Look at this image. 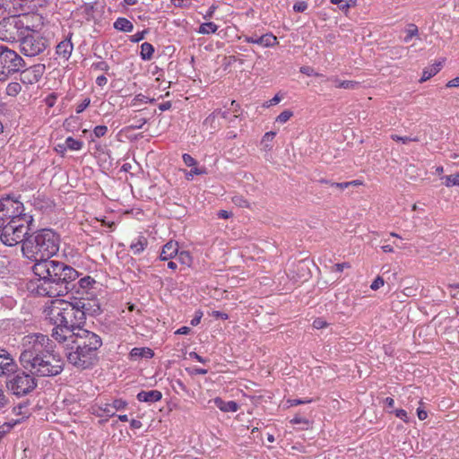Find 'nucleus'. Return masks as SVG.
<instances>
[{"mask_svg":"<svg viewBox=\"0 0 459 459\" xmlns=\"http://www.w3.org/2000/svg\"><path fill=\"white\" fill-rule=\"evenodd\" d=\"M90 103V98H85L80 104L76 106V113L80 114L84 111L89 107Z\"/></svg>","mask_w":459,"mask_h":459,"instance_id":"nucleus-48","label":"nucleus"},{"mask_svg":"<svg viewBox=\"0 0 459 459\" xmlns=\"http://www.w3.org/2000/svg\"><path fill=\"white\" fill-rule=\"evenodd\" d=\"M83 310L74 302L60 301L50 312V320L55 327L51 336L59 343L65 342L78 329H83L85 318Z\"/></svg>","mask_w":459,"mask_h":459,"instance_id":"nucleus-5","label":"nucleus"},{"mask_svg":"<svg viewBox=\"0 0 459 459\" xmlns=\"http://www.w3.org/2000/svg\"><path fill=\"white\" fill-rule=\"evenodd\" d=\"M392 139L394 141L402 142L404 144H406V143H408L410 142L417 140L416 138H411V137H409V136H399V135H396V134L392 135Z\"/></svg>","mask_w":459,"mask_h":459,"instance_id":"nucleus-52","label":"nucleus"},{"mask_svg":"<svg viewBox=\"0 0 459 459\" xmlns=\"http://www.w3.org/2000/svg\"><path fill=\"white\" fill-rule=\"evenodd\" d=\"M394 415L403 420L405 423L409 422V417L407 415V411L403 409H396L393 411Z\"/></svg>","mask_w":459,"mask_h":459,"instance_id":"nucleus-44","label":"nucleus"},{"mask_svg":"<svg viewBox=\"0 0 459 459\" xmlns=\"http://www.w3.org/2000/svg\"><path fill=\"white\" fill-rule=\"evenodd\" d=\"M442 63H435L431 67L423 70L422 76L420 80V82H426L434 75H436L441 69Z\"/></svg>","mask_w":459,"mask_h":459,"instance_id":"nucleus-22","label":"nucleus"},{"mask_svg":"<svg viewBox=\"0 0 459 459\" xmlns=\"http://www.w3.org/2000/svg\"><path fill=\"white\" fill-rule=\"evenodd\" d=\"M327 81H331L334 82V85L336 88H342V89H355L359 85V82L355 81H342L338 79L337 77H331L327 78Z\"/></svg>","mask_w":459,"mask_h":459,"instance_id":"nucleus-24","label":"nucleus"},{"mask_svg":"<svg viewBox=\"0 0 459 459\" xmlns=\"http://www.w3.org/2000/svg\"><path fill=\"white\" fill-rule=\"evenodd\" d=\"M148 240L143 236H139L135 241H133L130 245V249L134 255H140L147 247Z\"/></svg>","mask_w":459,"mask_h":459,"instance_id":"nucleus-20","label":"nucleus"},{"mask_svg":"<svg viewBox=\"0 0 459 459\" xmlns=\"http://www.w3.org/2000/svg\"><path fill=\"white\" fill-rule=\"evenodd\" d=\"M60 267L63 268V262L50 260V258L35 262L32 271L37 278L29 283L28 288L30 292L38 296L52 298L54 290L50 286L53 285V273L59 271Z\"/></svg>","mask_w":459,"mask_h":459,"instance_id":"nucleus-6","label":"nucleus"},{"mask_svg":"<svg viewBox=\"0 0 459 459\" xmlns=\"http://www.w3.org/2000/svg\"><path fill=\"white\" fill-rule=\"evenodd\" d=\"M189 357H190L191 359H196L197 361H199V362H201V363H204V364H205V363H207V362L209 361V359H208L203 358L202 356H200L199 354H197V353H196V352H195V351H191V352L189 353Z\"/></svg>","mask_w":459,"mask_h":459,"instance_id":"nucleus-57","label":"nucleus"},{"mask_svg":"<svg viewBox=\"0 0 459 459\" xmlns=\"http://www.w3.org/2000/svg\"><path fill=\"white\" fill-rule=\"evenodd\" d=\"M217 30H218V26L214 22H204L200 25V27L198 29V33L211 34V33H215L217 31Z\"/></svg>","mask_w":459,"mask_h":459,"instance_id":"nucleus-26","label":"nucleus"},{"mask_svg":"<svg viewBox=\"0 0 459 459\" xmlns=\"http://www.w3.org/2000/svg\"><path fill=\"white\" fill-rule=\"evenodd\" d=\"M212 316L215 317V318H221L222 320H226L229 318V316L228 314L224 313V312H221V311H212Z\"/></svg>","mask_w":459,"mask_h":459,"instance_id":"nucleus-62","label":"nucleus"},{"mask_svg":"<svg viewBox=\"0 0 459 459\" xmlns=\"http://www.w3.org/2000/svg\"><path fill=\"white\" fill-rule=\"evenodd\" d=\"M154 356V351L148 347L133 348L129 353V358L132 360H137L139 359H152Z\"/></svg>","mask_w":459,"mask_h":459,"instance_id":"nucleus-19","label":"nucleus"},{"mask_svg":"<svg viewBox=\"0 0 459 459\" xmlns=\"http://www.w3.org/2000/svg\"><path fill=\"white\" fill-rule=\"evenodd\" d=\"M385 283L384 279L381 276H377L370 285L371 290H377L382 287Z\"/></svg>","mask_w":459,"mask_h":459,"instance_id":"nucleus-50","label":"nucleus"},{"mask_svg":"<svg viewBox=\"0 0 459 459\" xmlns=\"http://www.w3.org/2000/svg\"><path fill=\"white\" fill-rule=\"evenodd\" d=\"M45 69V65H33L31 66L30 69H26V70H22L21 71V75H25L26 74L30 73V71H32L34 74H42V72L44 71Z\"/></svg>","mask_w":459,"mask_h":459,"instance_id":"nucleus-38","label":"nucleus"},{"mask_svg":"<svg viewBox=\"0 0 459 459\" xmlns=\"http://www.w3.org/2000/svg\"><path fill=\"white\" fill-rule=\"evenodd\" d=\"M72 36L73 33L70 32L68 36L64 40L60 41L56 48V54L65 61H67L70 58L74 49V45L71 40Z\"/></svg>","mask_w":459,"mask_h":459,"instance_id":"nucleus-13","label":"nucleus"},{"mask_svg":"<svg viewBox=\"0 0 459 459\" xmlns=\"http://www.w3.org/2000/svg\"><path fill=\"white\" fill-rule=\"evenodd\" d=\"M446 87H459V76L448 81V82L446 83Z\"/></svg>","mask_w":459,"mask_h":459,"instance_id":"nucleus-64","label":"nucleus"},{"mask_svg":"<svg viewBox=\"0 0 459 459\" xmlns=\"http://www.w3.org/2000/svg\"><path fill=\"white\" fill-rule=\"evenodd\" d=\"M69 339L72 345L66 358L70 364L82 370L97 365L99 351L103 343L99 334L87 329H78Z\"/></svg>","mask_w":459,"mask_h":459,"instance_id":"nucleus-4","label":"nucleus"},{"mask_svg":"<svg viewBox=\"0 0 459 459\" xmlns=\"http://www.w3.org/2000/svg\"><path fill=\"white\" fill-rule=\"evenodd\" d=\"M230 110L233 113H238L241 110L240 105L236 100H232Z\"/></svg>","mask_w":459,"mask_h":459,"instance_id":"nucleus-63","label":"nucleus"},{"mask_svg":"<svg viewBox=\"0 0 459 459\" xmlns=\"http://www.w3.org/2000/svg\"><path fill=\"white\" fill-rule=\"evenodd\" d=\"M311 402H312L311 399H309V400H301V399H290V400H288V403L290 404V406H297V405H299V404L309 403Z\"/></svg>","mask_w":459,"mask_h":459,"instance_id":"nucleus-54","label":"nucleus"},{"mask_svg":"<svg viewBox=\"0 0 459 459\" xmlns=\"http://www.w3.org/2000/svg\"><path fill=\"white\" fill-rule=\"evenodd\" d=\"M114 28L117 30L124 32H131L134 29L133 23L124 17H119L113 24Z\"/></svg>","mask_w":459,"mask_h":459,"instance_id":"nucleus-21","label":"nucleus"},{"mask_svg":"<svg viewBox=\"0 0 459 459\" xmlns=\"http://www.w3.org/2000/svg\"><path fill=\"white\" fill-rule=\"evenodd\" d=\"M218 113V114H221V116L223 117V118H226L228 119L229 118V115H230V112L229 111H221V110H217V111H214L212 114H211L209 117H206V119L204 120V123L207 124V123H212L213 120H214V117H215V114Z\"/></svg>","mask_w":459,"mask_h":459,"instance_id":"nucleus-40","label":"nucleus"},{"mask_svg":"<svg viewBox=\"0 0 459 459\" xmlns=\"http://www.w3.org/2000/svg\"><path fill=\"white\" fill-rule=\"evenodd\" d=\"M246 41L252 44H257L264 48L273 47L278 44L277 38L272 33H266L260 37L254 35L247 37Z\"/></svg>","mask_w":459,"mask_h":459,"instance_id":"nucleus-14","label":"nucleus"},{"mask_svg":"<svg viewBox=\"0 0 459 459\" xmlns=\"http://www.w3.org/2000/svg\"><path fill=\"white\" fill-rule=\"evenodd\" d=\"M8 402V398L4 394L3 385L0 384V410L5 407Z\"/></svg>","mask_w":459,"mask_h":459,"instance_id":"nucleus-51","label":"nucleus"},{"mask_svg":"<svg viewBox=\"0 0 459 459\" xmlns=\"http://www.w3.org/2000/svg\"><path fill=\"white\" fill-rule=\"evenodd\" d=\"M290 422L292 424H306V425H308L309 424V421L308 420L305 419V418H302V417H299V416H295L291 420Z\"/></svg>","mask_w":459,"mask_h":459,"instance_id":"nucleus-59","label":"nucleus"},{"mask_svg":"<svg viewBox=\"0 0 459 459\" xmlns=\"http://www.w3.org/2000/svg\"><path fill=\"white\" fill-rule=\"evenodd\" d=\"M293 116L292 111L290 110H283L276 117V122L281 124L286 123L291 117Z\"/></svg>","mask_w":459,"mask_h":459,"instance_id":"nucleus-37","label":"nucleus"},{"mask_svg":"<svg viewBox=\"0 0 459 459\" xmlns=\"http://www.w3.org/2000/svg\"><path fill=\"white\" fill-rule=\"evenodd\" d=\"M418 34V28L414 24H411L409 30H407V35L404 38V41L408 42L411 39L412 37Z\"/></svg>","mask_w":459,"mask_h":459,"instance_id":"nucleus-43","label":"nucleus"},{"mask_svg":"<svg viewBox=\"0 0 459 459\" xmlns=\"http://www.w3.org/2000/svg\"><path fill=\"white\" fill-rule=\"evenodd\" d=\"M146 33V30L138 31L135 34H134L131 38L132 42H140L144 39V35Z\"/></svg>","mask_w":459,"mask_h":459,"instance_id":"nucleus-56","label":"nucleus"},{"mask_svg":"<svg viewBox=\"0 0 459 459\" xmlns=\"http://www.w3.org/2000/svg\"><path fill=\"white\" fill-rule=\"evenodd\" d=\"M0 224L4 226L0 240L7 247L19 244L25 233V228L33 226L34 216L25 212L20 194L9 193L0 195Z\"/></svg>","mask_w":459,"mask_h":459,"instance_id":"nucleus-2","label":"nucleus"},{"mask_svg":"<svg viewBox=\"0 0 459 459\" xmlns=\"http://www.w3.org/2000/svg\"><path fill=\"white\" fill-rule=\"evenodd\" d=\"M182 159L187 167H195L197 164L196 160L188 153H184Z\"/></svg>","mask_w":459,"mask_h":459,"instance_id":"nucleus-42","label":"nucleus"},{"mask_svg":"<svg viewBox=\"0 0 459 459\" xmlns=\"http://www.w3.org/2000/svg\"><path fill=\"white\" fill-rule=\"evenodd\" d=\"M136 398L139 402L152 403L160 401L162 394L159 390L141 391Z\"/></svg>","mask_w":459,"mask_h":459,"instance_id":"nucleus-16","label":"nucleus"},{"mask_svg":"<svg viewBox=\"0 0 459 459\" xmlns=\"http://www.w3.org/2000/svg\"><path fill=\"white\" fill-rule=\"evenodd\" d=\"M6 381L7 389L15 396L22 397L31 393L38 385L35 375H32L22 367L12 373Z\"/></svg>","mask_w":459,"mask_h":459,"instance_id":"nucleus-8","label":"nucleus"},{"mask_svg":"<svg viewBox=\"0 0 459 459\" xmlns=\"http://www.w3.org/2000/svg\"><path fill=\"white\" fill-rule=\"evenodd\" d=\"M43 201V199L40 198V195H38L37 197L36 196H33V199H32V205L35 206L37 209H42L43 208V205L41 204V202Z\"/></svg>","mask_w":459,"mask_h":459,"instance_id":"nucleus-60","label":"nucleus"},{"mask_svg":"<svg viewBox=\"0 0 459 459\" xmlns=\"http://www.w3.org/2000/svg\"><path fill=\"white\" fill-rule=\"evenodd\" d=\"M33 226L25 228V233L19 244H22V255L33 262L51 258L59 251L61 238L53 229L34 230Z\"/></svg>","mask_w":459,"mask_h":459,"instance_id":"nucleus-3","label":"nucleus"},{"mask_svg":"<svg viewBox=\"0 0 459 459\" xmlns=\"http://www.w3.org/2000/svg\"><path fill=\"white\" fill-rule=\"evenodd\" d=\"M91 68L93 70L101 71V72H104L106 74H108L109 69H110L108 64L107 62H105V61H99V62L93 63L91 65Z\"/></svg>","mask_w":459,"mask_h":459,"instance_id":"nucleus-34","label":"nucleus"},{"mask_svg":"<svg viewBox=\"0 0 459 459\" xmlns=\"http://www.w3.org/2000/svg\"><path fill=\"white\" fill-rule=\"evenodd\" d=\"M170 384L173 391L178 394L181 393L188 394L189 392L188 388L180 379H173L171 380Z\"/></svg>","mask_w":459,"mask_h":459,"instance_id":"nucleus-27","label":"nucleus"},{"mask_svg":"<svg viewBox=\"0 0 459 459\" xmlns=\"http://www.w3.org/2000/svg\"><path fill=\"white\" fill-rule=\"evenodd\" d=\"M178 258L180 262L184 264H189L192 261V257L190 254L186 251H182L178 255Z\"/></svg>","mask_w":459,"mask_h":459,"instance_id":"nucleus-47","label":"nucleus"},{"mask_svg":"<svg viewBox=\"0 0 459 459\" xmlns=\"http://www.w3.org/2000/svg\"><path fill=\"white\" fill-rule=\"evenodd\" d=\"M232 202L239 207H249V203L241 195H236L232 198Z\"/></svg>","mask_w":459,"mask_h":459,"instance_id":"nucleus-41","label":"nucleus"},{"mask_svg":"<svg viewBox=\"0 0 459 459\" xmlns=\"http://www.w3.org/2000/svg\"><path fill=\"white\" fill-rule=\"evenodd\" d=\"M30 23L20 39V50L26 56H36L48 46V39Z\"/></svg>","mask_w":459,"mask_h":459,"instance_id":"nucleus-10","label":"nucleus"},{"mask_svg":"<svg viewBox=\"0 0 459 459\" xmlns=\"http://www.w3.org/2000/svg\"><path fill=\"white\" fill-rule=\"evenodd\" d=\"M17 363L13 356L4 349L0 347V376L10 377L17 370Z\"/></svg>","mask_w":459,"mask_h":459,"instance_id":"nucleus-12","label":"nucleus"},{"mask_svg":"<svg viewBox=\"0 0 459 459\" xmlns=\"http://www.w3.org/2000/svg\"><path fill=\"white\" fill-rule=\"evenodd\" d=\"M213 403L217 408L223 412H235L239 409V405L235 401H224L221 397H215Z\"/></svg>","mask_w":459,"mask_h":459,"instance_id":"nucleus-18","label":"nucleus"},{"mask_svg":"<svg viewBox=\"0 0 459 459\" xmlns=\"http://www.w3.org/2000/svg\"><path fill=\"white\" fill-rule=\"evenodd\" d=\"M154 53V47L149 42H143L141 45V58L144 61L151 60Z\"/></svg>","mask_w":459,"mask_h":459,"instance_id":"nucleus-25","label":"nucleus"},{"mask_svg":"<svg viewBox=\"0 0 459 459\" xmlns=\"http://www.w3.org/2000/svg\"><path fill=\"white\" fill-rule=\"evenodd\" d=\"M65 144L67 149L72 151H79L83 146V143L81 140L74 139L71 136L65 139Z\"/></svg>","mask_w":459,"mask_h":459,"instance_id":"nucleus-29","label":"nucleus"},{"mask_svg":"<svg viewBox=\"0 0 459 459\" xmlns=\"http://www.w3.org/2000/svg\"><path fill=\"white\" fill-rule=\"evenodd\" d=\"M148 103V97L140 93L134 96V98L131 101V106H136L138 103Z\"/></svg>","mask_w":459,"mask_h":459,"instance_id":"nucleus-46","label":"nucleus"},{"mask_svg":"<svg viewBox=\"0 0 459 459\" xmlns=\"http://www.w3.org/2000/svg\"><path fill=\"white\" fill-rule=\"evenodd\" d=\"M108 79L105 75H100L96 78V84L100 87H103L107 84Z\"/></svg>","mask_w":459,"mask_h":459,"instance_id":"nucleus-61","label":"nucleus"},{"mask_svg":"<svg viewBox=\"0 0 459 459\" xmlns=\"http://www.w3.org/2000/svg\"><path fill=\"white\" fill-rule=\"evenodd\" d=\"M133 123L127 126L129 130L141 129L146 123L147 119L143 117H138L136 115L131 117Z\"/></svg>","mask_w":459,"mask_h":459,"instance_id":"nucleus-31","label":"nucleus"},{"mask_svg":"<svg viewBox=\"0 0 459 459\" xmlns=\"http://www.w3.org/2000/svg\"><path fill=\"white\" fill-rule=\"evenodd\" d=\"M25 66L22 57L8 47L0 45V81L5 82Z\"/></svg>","mask_w":459,"mask_h":459,"instance_id":"nucleus-9","label":"nucleus"},{"mask_svg":"<svg viewBox=\"0 0 459 459\" xmlns=\"http://www.w3.org/2000/svg\"><path fill=\"white\" fill-rule=\"evenodd\" d=\"M299 72L303 74H306L307 76H316V77H322L323 74L319 73H316L314 68L308 65H303L299 68Z\"/></svg>","mask_w":459,"mask_h":459,"instance_id":"nucleus-35","label":"nucleus"},{"mask_svg":"<svg viewBox=\"0 0 459 459\" xmlns=\"http://www.w3.org/2000/svg\"><path fill=\"white\" fill-rule=\"evenodd\" d=\"M96 283V281L91 276H85L78 281L79 287L85 290L86 295H91L89 290L95 289Z\"/></svg>","mask_w":459,"mask_h":459,"instance_id":"nucleus-23","label":"nucleus"},{"mask_svg":"<svg viewBox=\"0 0 459 459\" xmlns=\"http://www.w3.org/2000/svg\"><path fill=\"white\" fill-rule=\"evenodd\" d=\"M100 411H103V414H98V416L106 415L107 417H114L116 415L115 411H112V405L110 403H105L99 407Z\"/></svg>","mask_w":459,"mask_h":459,"instance_id":"nucleus-36","label":"nucleus"},{"mask_svg":"<svg viewBox=\"0 0 459 459\" xmlns=\"http://www.w3.org/2000/svg\"><path fill=\"white\" fill-rule=\"evenodd\" d=\"M30 20L29 14L13 15L0 21V39L6 42H20Z\"/></svg>","mask_w":459,"mask_h":459,"instance_id":"nucleus-7","label":"nucleus"},{"mask_svg":"<svg viewBox=\"0 0 459 459\" xmlns=\"http://www.w3.org/2000/svg\"><path fill=\"white\" fill-rule=\"evenodd\" d=\"M178 245L177 242L169 241L166 243L160 255V259L161 261H167L171 258H173L175 255H178Z\"/></svg>","mask_w":459,"mask_h":459,"instance_id":"nucleus-17","label":"nucleus"},{"mask_svg":"<svg viewBox=\"0 0 459 459\" xmlns=\"http://www.w3.org/2000/svg\"><path fill=\"white\" fill-rule=\"evenodd\" d=\"M445 178V186L447 187H451L453 186H459V172L454 175H449L444 177Z\"/></svg>","mask_w":459,"mask_h":459,"instance_id":"nucleus-33","label":"nucleus"},{"mask_svg":"<svg viewBox=\"0 0 459 459\" xmlns=\"http://www.w3.org/2000/svg\"><path fill=\"white\" fill-rule=\"evenodd\" d=\"M19 357L21 366L36 377H50L59 375L64 369V360L56 352L53 341L48 335L34 333L27 335Z\"/></svg>","mask_w":459,"mask_h":459,"instance_id":"nucleus-1","label":"nucleus"},{"mask_svg":"<svg viewBox=\"0 0 459 459\" xmlns=\"http://www.w3.org/2000/svg\"><path fill=\"white\" fill-rule=\"evenodd\" d=\"M108 132V127L106 126H97L93 129V134L96 137H102Z\"/></svg>","mask_w":459,"mask_h":459,"instance_id":"nucleus-45","label":"nucleus"},{"mask_svg":"<svg viewBox=\"0 0 459 459\" xmlns=\"http://www.w3.org/2000/svg\"><path fill=\"white\" fill-rule=\"evenodd\" d=\"M112 408L116 411L125 410L127 406V402L123 399H115L111 403Z\"/></svg>","mask_w":459,"mask_h":459,"instance_id":"nucleus-39","label":"nucleus"},{"mask_svg":"<svg viewBox=\"0 0 459 459\" xmlns=\"http://www.w3.org/2000/svg\"><path fill=\"white\" fill-rule=\"evenodd\" d=\"M276 135L275 132L270 131L264 134L261 143L265 151H271L273 149L272 142Z\"/></svg>","mask_w":459,"mask_h":459,"instance_id":"nucleus-28","label":"nucleus"},{"mask_svg":"<svg viewBox=\"0 0 459 459\" xmlns=\"http://www.w3.org/2000/svg\"><path fill=\"white\" fill-rule=\"evenodd\" d=\"M328 325V323L322 317H317L313 322V327L316 329H323Z\"/></svg>","mask_w":459,"mask_h":459,"instance_id":"nucleus-49","label":"nucleus"},{"mask_svg":"<svg viewBox=\"0 0 459 459\" xmlns=\"http://www.w3.org/2000/svg\"><path fill=\"white\" fill-rule=\"evenodd\" d=\"M351 265L349 263H341V264H335L333 265V272L342 273L344 268H350Z\"/></svg>","mask_w":459,"mask_h":459,"instance_id":"nucleus-58","label":"nucleus"},{"mask_svg":"<svg viewBox=\"0 0 459 459\" xmlns=\"http://www.w3.org/2000/svg\"><path fill=\"white\" fill-rule=\"evenodd\" d=\"M52 298L66 295L74 285L72 283L79 277V273L72 266L63 263V268L53 273Z\"/></svg>","mask_w":459,"mask_h":459,"instance_id":"nucleus-11","label":"nucleus"},{"mask_svg":"<svg viewBox=\"0 0 459 459\" xmlns=\"http://www.w3.org/2000/svg\"><path fill=\"white\" fill-rule=\"evenodd\" d=\"M207 173V169L204 167L198 168L196 166L193 167L186 174V178L187 180L193 179L194 176L204 175Z\"/></svg>","mask_w":459,"mask_h":459,"instance_id":"nucleus-32","label":"nucleus"},{"mask_svg":"<svg viewBox=\"0 0 459 459\" xmlns=\"http://www.w3.org/2000/svg\"><path fill=\"white\" fill-rule=\"evenodd\" d=\"M22 91V86L19 82H9L8 85L6 86V94L8 96H12V97H15L17 96Z\"/></svg>","mask_w":459,"mask_h":459,"instance_id":"nucleus-30","label":"nucleus"},{"mask_svg":"<svg viewBox=\"0 0 459 459\" xmlns=\"http://www.w3.org/2000/svg\"><path fill=\"white\" fill-rule=\"evenodd\" d=\"M203 317V312L201 310L195 311L194 318L190 321L191 325L196 326L200 324Z\"/></svg>","mask_w":459,"mask_h":459,"instance_id":"nucleus-53","label":"nucleus"},{"mask_svg":"<svg viewBox=\"0 0 459 459\" xmlns=\"http://www.w3.org/2000/svg\"><path fill=\"white\" fill-rule=\"evenodd\" d=\"M78 307L81 310H83L84 318L86 319V315H90L92 316H99L101 313L100 305L98 301L93 300L91 304L89 301H85L84 299H76Z\"/></svg>","mask_w":459,"mask_h":459,"instance_id":"nucleus-15","label":"nucleus"},{"mask_svg":"<svg viewBox=\"0 0 459 459\" xmlns=\"http://www.w3.org/2000/svg\"><path fill=\"white\" fill-rule=\"evenodd\" d=\"M307 8V4L306 2H298L293 5V10L298 13H302Z\"/></svg>","mask_w":459,"mask_h":459,"instance_id":"nucleus-55","label":"nucleus"}]
</instances>
